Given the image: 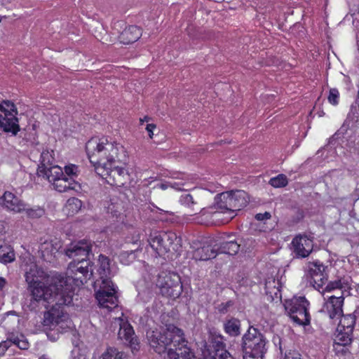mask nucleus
Returning <instances> with one entry per match:
<instances>
[{"label":"nucleus","instance_id":"f257e3e1","mask_svg":"<svg viewBox=\"0 0 359 359\" xmlns=\"http://www.w3.org/2000/svg\"><path fill=\"white\" fill-rule=\"evenodd\" d=\"M90 251V244L86 241L72 243L65 250L66 255L73 259L67 268V276H54L48 285L43 282L46 278V273L43 269L33 262L25 265V280L32 299L41 302L46 307L47 304H53L43 315L44 327L59 332H65L72 327V322L62 306L69 305L72 302L73 282L76 285H83L93 276V266L86 259Z\"/></svg>","mask_w":359,"mask_h":359},{"label":"nucleus","instance_id":"f03ea898","mask_svg":"<svg viewBox=\"0 0 359 359\" xmlns=\"http://www.w3.org/2000/svg\"><path fill=\"white\" fill-rule=\"evenodd\" d=\"M90 162L94 165L97 175H103L104 168L120 163L128 164V155L120 144L109 142L106 137H93L86 144Z\"/></svg>","mask_w":359,"mask_h":359},{"label":"nucleus","instance_id":"7ed1b4c3","mask_svg":"<svg viewBox=\"0 0 359 359\" xmlns=\"http://www.w3.org/2000/svg\"><path fill=\"white\" fill-rule=\"evenodd\" d=\"M50 182L54 189L58 192H66L69 190L78 191L81 186L76 178L79 175V170L77 165L69 164L65 165L64 171L59 165H55L50 170Z\"/></svg>","mask_w":359,"mask_h":359},{"label":"nucleus","instance_id":"20e7f679","mask_svg":"<svg viewBox=\"0 0 359 359\" xmlns=\"http://www.w3.org/2000/svg\"><path fill=\"white\" fill-rule=\"evenodd\" d=\"M149 243L159 257L167 258H172L170 255L179 253L182 248L181 238L172 231L151 233Z\"/></svg>","mask_w":359,"mask_h":359},{"label":"nucleus","instance_id":"39448f33","mask_svg":"<svg viewBox=\"0 0 359 359\" xmlns=\"http://www.w3.org/2000/svg\"><path fill=\"white\" fill-rule=\"evenodd\" d=\"M147 337L151 347L161 354L168 349V346L172 343L182 341V330L174 325H169L165 330H149Z\"/></svg>","mask_w":359,"mask_h":359},{"label":"nucleus","instance_id":"423d86ee","mask_svg":"<svg viewBox=\"0 0 359 359\" xmlns=\"http://www.w3.org/2000/svg\"><path fill=\"white\" fill-rule=\"evenodd\" d=\"M243 359H262L266 353V339L253 327H249L242 338Z\"/></svg>","mask_w":359,"mask_h":359},{"label":"nucleus","instance_id":"0eeeda50","mask_svg":"<svg viewBox=\"0 0 359 359\" xmlns=\"http://www.w3.org/2000/svg\"><path fill=\"white\" fill-rule=\"evenodd\" d=\"M249 201L248 194L243 190L226 191L217 194L215 203L218 209L231 213L246 206Z\"/></svg>","mask_w":359,"mask_h":359},{"label":"nucleus","instance_id":"6e6552de","mask_svg":"<svg viewBox=\"0 0 359 359\" xmlns=\"http://www.w3.org/2000/svg\"><path fill=\"white\" fill-rule=\"evenodd\" d=\"M309 302L304 297H294L285 303V309L290 318L299 325L310 323Z\"/></svg>","mask_w":359,"mask_h":359},{"label":"nucleus","instance_id":"1a4fd4ad","mask_svg":"<svg viewBox=\"0 0 359 359\" xmlns=\"http://www.w3.org/2000/svg\"><path fill=\"white\" fill-rule=\"evenodd\" d=\"M156 286L163 296L175 299L182 292L180 277L175 273L162 271L156 280Z\"/></svg>","mask_w":359,"mask_h":359},{"label":"nucleus","instance_id":"9d476101","mask_svg":"<svg viewBox=\"0 0 359 359\" xmlns=\"http://www.w3.org/2000/svg\"><path fill=\"white\" fill-rule=\"evenodd\" d=\"M124 22L123 21H116L114 23L112 27L113 37H110L108 40L107 38L102 37L100 41L105 43L107 42L114 43L116 39L118 38L119 41L123 44H129L137 41L142 36L141 29L137 26H129L126 27L123 31H121Z\"/></svg>","mask_w":359,"mask_h":359},{"label":"nucleus","instance_id":"9b49d317","mask_svg":"<svg viewBox=\"0 0 359 359\" xmlns=\"http://www.w3.org/2000/svg\"><path fill=\"white\" fill-rule=\"evenodd\" d=\"M0 110L4 115H0V128L6 133H11L16 135L20 130L17 109L13 102L9 100H4L0 103Z\"/></svg>","mask_w":359,"mask_h":359},{"label":"nucleus","instance_id":"f8f14e48","mask_svg":"<svg viewBox=\"0 0 359 359\" xmlns=\"http://www.w3.org/2000/svg\"><path fill=\"white\" fill-rule=\"evenodd\" d=\"M95 285H99L100 288L95 293V298L100 307L109 311L118 306V297L116 288L113 283H99L96 280Z\"/></svg>","mask_w":359,"mask_h":359},{"label":"nucleus","instance_id":"ddd939ff","mask_svg":"<svg viewBox=\"0 0 359 359\" xmlns=\"http://www.w3.org/2000/svg\"><path fill=\"white\" fill-rule=\"evenodd\" d=\"M217 245V239L213 238H207L202 243H193V258L196 260L206 261L216 257Z\"/></svg>","mask_w":359,"mask_h":359},{"label":"nucleus","instance_id":"4468645a","mask_svg":"<svg viewBox=\"0 0 359 359\" xmlns=\"http://www.w3.org/2000/svg\"><path fill=\"white\" fill-rule=\"evenodd\" d=\"M113 325L119 327L118 337L125 344L130 346L133 350H137L138 341L132 325L128 323V318L123 317L121 313V317L115 318Z\"/></svg>","mask_w":359,"mask_h":359},{"label":"nucleus","instance_id":"2eb2a0df","mask_svg":"<svg viewBox=\"0 0 359 359\" xmlns=\"http://www.w3.org/2000/svg\"><path fill=\"white\" fill-rule=\"evenodd\" d=\"M115 164L104 168L106 170L103 175H99L104 179L109 184L121 187L126 183L129 175L128 171L126 168V165L122 163L123 165H116Z\"/></svg>","mask_w":359,"mask_h":359},{"label":"nucleus","instance_id":"dca6fc26","mask_svg":"<svg viewBox=\"0 0 359 359\" xmlns=\"http://www.w3.org/2000/svg\"><path fill=\"white\" fill-rule=\"evenodd\" d=\"M343 303L344 297L342 296L331 295L324 303L320 312L327 315L330 319L339 320L343 312Z\"/></svg>","mask_w":359,"mask_h":359},{"label":"nucleus","instance_id":"f3484780","mask_svg":"<svg viewBox=\"0 0 359 359\" xmlns=\"http://www.w3.org/2000/svg\"><path fill=\"white\" fill-rule=\"evenodd\" d=\"M0 205L4 210L13 213H22L25 208V203L10 191H5L0 197Z\"/></svg>","mask_w":359,"mask_h":359},{"label":"nucleus","instance_id":"a211bd4d","mask_svg":"<svg viewBox=\"0 0 359 359\" xmlns=\"http://www.w3.org/2000/svg\"><path fill=\"white\" fill-rule=\"evenodd\" d=\"M174 348H169L167 352V359H192L194 353L187 346V341L182 331V341L172 343Z\"/></svg>","mask_w":359,"mask_h":359},{"label":"nucleus","instance_id":"6ab92c4d","mask_svg":"<svg viewBox=\"0 0 359 359\" xmlns=\"http://www.w3.org/2000/svg\"><path fill=\"white\" fill-rule=\"evenodd\" d=\"M324 271V265L318 262L309 264V274L311 277L310 284L318 290H320L327 280Z\"/></svg>","mask_w":359,"mask_h":359},{"label":"nucleus","instance_id":"aec40b11","mask_svg":"<svg viewBox=\"0 0 359 359\" xmlns=\"http://www.w3.org/2000/svg\"><path fill=\"white\" fill-rule=\"evenodd\" d=\"M294 252L299 257H306L313 250V241L306 236H298L292 242Z\"/></svg>","mask_w":359,"mask_h":359},{"label":"nucleus","instance_id":"412c9836","mask_svg":"<svg viewBox=\"0 0 359 359\" xmlns=\"http://www.w3.org/2000/svg\"><path fill=\"white\" fill-rule=\"evenodd\" d=\"M52 153L53 151H50L48 150L42 151L40 158V164L37 170L38 176L47 180L48 182L50 180V177H49L50 176V170L56 165L53 164L54 158Z\"/></svg>","mask_w":359,"mask_h":359},{"label":"nucleus","instance_id":"4be33fe9","mask_svg":"<svg viewBox=\"0 0 359 359\" xmlns=\"http://www.w3.org/2000/svg\"><path fill=\"white\" fill-rule=\"evenodd\" d=\"M62 247L60 241L57 239L45 241L41 243L39 251L42 258L48 262H52Z\"/></svg>","mask_w":359,"mask_h":359},{"label":"nucleus","instance_id":"5701e85b","mask_svg":"<svg viewBox=\"0 0 359 359\" xmlns=\"http://www.w3.org/2000/svg\"><path fill=\"white\" fill-rule=\"evenodd\" d=\"M97 266V273L100 276L99 283H112L111 280L110 259L107 257L100 255L98 258Z\"/></svg>","mask_w":359,"mask_h":359},{"label":"nucleus","instance_id":"b1692460","mask_svg":"<svg viewBox=\"0 0 359 359\" xmlns=\"http://www.w3.org/2000/svg\"><path fill=\"white\" fill-rule=\"evenodd\" d=\"M180 203L191 212L201 210L203 205L202 199L196 192L182 194L180 198Z\"/></svg>","mask_w":359,"mask_h":359},{"label":"nucleus","instance_id":"393cba45","mask_svg":"<svg viewBox=\"0 0 359 359\" xmlns=\"http://www.w3.org/2000/svg\"><path fill=\"white\" fill-rule=\"evenodd\" d=\"M217 244L218 250H219L221 253L230 255H236L241 247V244L236 241L231 239L223 242H219V240H217Z\"/></svg>","mask_w":359,"mask_h":359},{"label":"nucleus","instance_id":"a878e982","mask_svg":"<svg viewBox=\"0 0 359 359\" xmlns=\"http://www.w3.org/2000/svg\"><path fill=\"white\" fill-rule=\"evenodd\" d=\"M339 319V322L337 326V330H340V332L344 330L348 331V332H353V326L355 323V318L354 316L351 314L344 316L341 314Z\"/></svg>","mask_w":359,"mask_h":359},{"label":"nucleus","instance_id":"bb28decb","mask_svg":"<svg viewBox=\"0 0 359 359\" xmlns=\"http://www.w3.org/2000/svg\"><path fill=\"white\" fill-rule=\"evenodd\" d=\"M82 207V202L77 198H69L65 205L64 211L68 216H72L77 213Z\"/></svg>","mask_w":359,"mask_h":359},{"label":"nucleus","instance_id":"cd10ccee","mask_svg":"<svg viewBox=\"0 0 359 359\" xmlns=\"http://www.w3.org/2000/svg\"><path fill=\"white\" fill-rule=\"evenodd\" d=\"M15 256L13 248L8 245L0 246V262L4 264L11 263L15 260Z\"/></svg>","mask_w":359,"mask_h":359},{"label":"nucleus","instance_id":"c85d7f7f","mask_svg":"<svg viewBox=\"0 0 359 359\" xmlns=\"http://www.w3.org/2000/svg\"><path fill=\"white\" fill-rule=\"evenodd\" d=\"M240 321L236 318H231L224 324L226 332L231 336H238L240 334Z\"/></svg>","mask_w":359,"mask_h":359},{"label":"nucleus","instance_id":"c756f323","mask_svg":"<svg viewBox=\"0 0 359 359\" xmlns=\"http://www.w3.org/2000/svg\"><path fill=\"white\" fill-rule=\"evenodd\" d=\"M352 334L353 332L348 331L337 330V334L336 335L334 342L341 346H346L349 344L352 340Z\"/></svg>","mask_w":359,"mask_h":359},{"label":"nucleus","instance_id":"7c9ffc66","mask_svg":"<svg viewBox=\"0 0 359 359\" xmlns=\"http://www.w3.org/2000/svg\"><path fill=\"white\" fill-rule=\"evenodd\" d=\"M102 359H126V355L117 348L110 347L103 353Z\"/></svg>","mask_w":359,"mask_h":359},{"label":"nucleus","instance_id":"2f4dec72","mask_svg":"<svg viewBox=\"0 0 359 359\" xmlns=\"http://www.w3.org/2000/svg\"><path fill=\"white\" fill-rule=\"evenodd\" d=\"M183 187V184L174 182L172 181L165 182H157L153 187V189H161L162 190H165L168 188H172L175 190H182Z\"/></svg>","mask_w":359,"mask_h":359},{"label":"nucleus","instance_id":"473e14b6","mask_svg":"<svg viewBox=\"0 0 359 359\" xmlns=\"http://www.w3.org/2000/svg\"><path fill=\"white\" fill-rule=\"evenodd\" d=\"M288 183L287 177L285 175L280 174L269 180V184L275 188L285 187Z\"/></svg>","mask_w":359,"mask_h":359},{"label":"nucleus","instance_id":"72a5a7b5","mask_svg":"<svg viewBox=\"0 0 359 359\" xmlns=\"http://www.w3.org/2000/svg\"><path fill=\"white\" fill-rule=\"evenodd\" d=\"M11 338V343L22 350H27L29 348V343L23 335L13 336Z\"/></svg>","mask_w":359,"mask_h":359},{"label":"nucleus","instance_id":"f704fd0d","mask_svg":"<svg viewBox=\"0 0 359 359\" xmlns=\"http://www.w3.org/2000/svg\"><path fill=\"white\" fill-rule=\"evenodd\" d=\"M23 212H25L29 217L38 218L43 215V210L40 208H29V206L25 203V208Z\"/></svg>","mask_w":359,"mask_h":359},{"label":"nucleus","instance_id":"c9c22d12","mask_svg":"<svg viewBox=\"0 0 359 359\" xmlns=\"http://www.w3.org/2000/svg\"><path fill=\"white\" fill-rule=\"evenodd\" d=\"M345 287L344 286L341 280H334L329 283L325 287V290H323L321 293L324 294L325 292H332L335 290H342Z\"/></svg>","mask_w":359,"mask_h":359},{"label":"nucleus","instance_id":"e433bc0d","mask_svg":"<svg viewBox=\"0 0 359 359\" xmlns=\"http://www.w3.org/2000/svg\"><path fill=\"white\" fill-rule=\"evenodd\" d=\"M119 257L121 263L128 265L135 259V255L133 251H130V252H123L120 255Z\"/></svg>","mask_w":359,"mask_h":359},{"label":"nucleus","instance_id":"4c0bfd02","mask_svg":"<svg viewBox=\"0 0 359 359\" xmlns=\"http://www.w3.org/2000/svg\"><path fill=\"white\" fill-rule=\"evenodd\" d=\"M339 93L338 90L336 88H331L327 97L329 102L333 105H337L339 103Z\"/></svg>","mask_w":359,"mask_h":359},{"label":"nucleus","instance_id":"58836bf2","mask_svg":"<svg viewBox=\"0 0 359 359\" xmlns=\"http://www.w3.org/2000/svg\"><path fill=\"white\" fill-rule=\"evenodd\" d=\"M283 359H304L302 355L295 350L285 351Z\"/></svg>","mask_w":359,"mask_h":359},{"label":"nucleus","instance_id":"ea45409f","mask_svg":"<svg viewBox=\"0 0 359 359\" xmlns=\"http://www.w3.org/2000/svg\"><path fill=\"white\" fill-rule=\"evenodd\" d=\"M233 305L232 301L229 300L226 302L221 303L217 306V310L221 313H226L229 309Z\"/></svg>","mask_w":359,"mask_h":359},{"label":"nucleus","instance_id":"a19ab883","mask_svg":"<svg viewBox=\"0 0 359 359\" xmlns=\"http://www.w3.org/2000/svg\"><path fill=\"white\" fill-rule=\"evenodd\" d=\"M15 0H0V11L2 9L11 10L13 8Z\"/></svg>","mask_w":359,"mask_h":359},{"label":"nucleus","instance_id":"79ce46f5","mask_svg":"<svg viewBox=\"0 0 359 359\" xmlns=\"http://www.w3.org/2000/svg\"><path fill=\"white\" fill-rule=\"evenodd\" d=\"M11 344L12 343L11 338L0 343V356H2L5 354L6 351L8 349Z\"/></svg>","mask_w":359,"mask_h":359},{"label":"nucleus","instance_id":"37998d69","mask_svg":"<svg viewBox=\"0 0 359 359\" xmlns=\"http://www.w3.org/2000/svg\"><path fill=\"white\" fill-rule=\"evenodd\" d=\"M215 359H233L231 354L226 350L218 351L215 355Z\"/></svg>","mask_w":359,"mask_h":359},{"label":"nucleus","instance_id":"c03bdc74","mask_svg":"<svg viewBox=\"0 0 359 359\" xmlns=\"http://www.w3.org/2000/svg\"><path fill=\"white\" fill-rule=\"evenodd\" d=\"M270 282L269 283H266V293H269L271 294H272V293H273L274 294V297H273V300L274 299H281V293H280V291L278 288H274L273 290L274 291H269V285H270Z\"/></svg>","mask_w":359,"mask_h":359},{"label":"nucleus","instance_id":"a18cd8bd","mask_svg":"<svg viewBox=\"0 0 359 359\" xmlns=\"http://www.w3.org/2000/svg\"><path fill=\"white\" fill-rule=\"evenodd\" d=\"M156 126L154 123H149L146 126L145 129L147 131L148 135L151 139L153 138L154 130L156 129Z\"/></svg>","mask_w":359,"mask_h":359},{"label":"nucleus","instance_id":"49530a36","mask_svg":"<svg viewBox=\"0 0 359 359\" xmlns=\"http://www.w3.org/2000/svg\"><path fill=\"white\" fill-rule=\"evenodd\" d=\"M271 217V214L268 212H265L264 213H258L255 215V218L259 221H264L268 219Z\"/></svg>","mask_w":359,"mask_h":359},{"label":"nucleus","instance_id":"de8ad7c7","mask_svg":"<svg viewBox=\"0 0 359 359\" xmlns=\"http://www.w3.org/2000/svg\"><path fill=\"white\" fill-rule=\"evenodd\" d=\"M7 285V280L4 277L0 276V292L4 291Z\"/></svg>","mask_w":359,"mask_h":359},{"label":"nucleus","instance_id":"09e8293b","mask_svg":"<svg viewBox=\"0 0 359 359\" xmlns=\"http://www.w3.org/2000/svg\"><path fill=\"white\" fill-rule=\"evenodd\" d=\"M150 120V118L147 116H145L143 118H140V121L141 124H142L144 121L148 122Z\"/></svg>","mask_w":359,"mask_h":359},{"label":"nucleus","instance_id":"8fccbe9b","mask_svg":"<svg viewBox=\"0 0 359 359\" xmlns=\"http://www.w3.org/2000/svg\"><path fill=\"white\" fill-rule=\"evenodd\" d=\"M144 185H146V186H149L151 184V182L149 180H144Z\"/></svg>","mask_w":359,"mask_h":359},{"label":"nucleus","instance_id":"3c124183","mask_svg":"<svg viewBox=\"0 0 359 359\" xmlns=\"http://www.w3.org/2000/svg\"><path fill=\"white\" fill-rule=\"evenodd\" d=\"M73 359H86V358L83 355H79L78 357H74Z\"/></svg>","mask_w":359,"mask_h":359},{"label":"nucleus","instance_id":"603ef678","mask_svg":"<svg viewBox=\"0 0 359 359\" xmlns=\"http://www.w3.org/2000/svg\"><path fill=\"white\" fill-rule=\"evenodd\" d=\"M39 359H49L48 358L46 355H42L41 358H39Z\"/></svg>","mask_w":359,"mask_h":359},{"label":"nucleus","instance_id":"864d4df0","mask_svg":"<svg viewBox=\"0 0 359 359\" xmlns=\"http://www.w3.org/2000/svg\"><path fill=\"white\" fill-rule=\"evenodd\" d=\"M323 114H325V112L320 113V116H322Z\"/></svg>","mask_w":359,"mask_h":359},{"label":"nucleus","instance_id":"5fc2aeb1","mask_svg":"<svg viewBox=\"0 0 359 359\" xmlns=\"http://www.w3.org/2000/svg\"><path fill=\"white\" fill-rule=\"evenodd\" d=\"M323 114H325V112L320 113V116H322Z\"/></svg>","mask_w":359,"mask_h":359},{"label":"nucleus","instance_id":"6e6d98bb","mask_svg":"<svg viewBox=\"0 0 359 359\" xmlns=\"http://www.w3.org/2000/svg\"><path fill=\"white\" fill-rule=\"evenodd\" d=\"M323 114H325V112L320 113V116H322Z\"/></svg>","mask_w":359,"mask_h":359}]
</instances>
